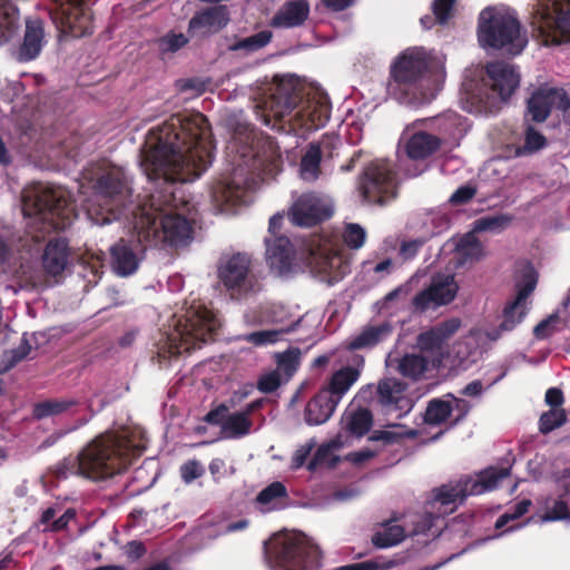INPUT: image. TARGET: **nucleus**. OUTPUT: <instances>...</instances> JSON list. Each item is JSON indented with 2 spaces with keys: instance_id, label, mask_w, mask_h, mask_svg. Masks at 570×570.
<instances>
[{
  "instance_id": "nucleus-1",
  "label": "nucleus",
  "mask_w": 570,
  "mask_h": 570,
  "mask_svg": "<svg viewBox=\"0 0 570 570\" xmlns=\"http://www.w3.org/2000/svg\"><path fill=\"white\" fill-rule=\"evenodd\" d=\"M214 141L208 119L200 112L171 115L151 128L140 150V166L149 179L165 187L149 195L132 212L134 229L150 246L178 247L193 238L190 222L173 209V185L199 178L213 163Z\"/></svg>"
},
{
  "instance_id": "nucleus-2",
  "label": "nucleus",
  "mask_w": 570,
  "mask_h": 570,
  "mask_svg": "<svg viewBox=\"0 0 570 570\" xmlns=\"http://www.w3.org/2000/svg\"><path fill=\"white\" fill-rule=\"evenodd\" d=\"M140 455V449L121 431L106 432L90 442L79 454L69 455L50 468L57 480L80 475L102 481L120 474Z\"/></svg>"
},
{
  "instance_id": "nucleus-3",
  "label": "nucleus",
  "mask_w": 570,
  "mask_h": 570,
  "mask_svg": "<svg viewBox=\"0 0 570 570\" xmlns=\"http://www.w3.org/2000/svg\"><path fill=\"white\" fill-rule=\"evenodd\" d=\"M272 117L282 121L294 118L306 130L322 128L330 119L331 104L327 95H304V89L293 79H281L264 102Z\"/></svg>"
},
{
  "instance_id": "nucleus-4",
  "label": "nucleus",
  "mask_w": 570,
  "mask_h": 570,
  "mask_svg": "<svg viewBox=\"0 0 570 570\" xmlns=\"http://www.w3.org/2000/svg\"><path fill=\"white\" fill-rule=\"evenodd\" d=\"M430 61L419 49H406L390 67L387 95L402 105L419 107L434 98L430 87Z\"/></svg>"
},
{
  "instance_id": "nucleus-5",
  "label": "nucleus",
  "mask_w": 570,
  "mask_h": 570,
  "mask_svg": "<svg viewBox=\"0 0 570 570\" xmlns=\"http://www.w3.org/2000/svg\"><path fill=\"white\" fill-rule=\"evenodd\" d=\"M476 35L482 48L502 50L511 56L520 55L528 45L518 17L503 8H484L478 18Z\"/></svg>"
},
{
  "instance_id": "nucleus-6",
  "label": "nucleus",
  "mask_w": 570,
  "mask_h": 570,
  "mask_svg": "<svg viewBox=\"0 0 570 570\" xmlns=\"http://www.w3.org/2000/svg\"><path fill=\"white\" fill-rule=\"evenodd\" d=\"M511 468L489 466L480 471L476 478L463 476L456 482H450L433 489L432 507L439 504L438 513L448 514L456 510L470 495H480L498 488L499 482L508 478Z\"/></svg>"
},
{
  "instance_id": "nucleus-7",
  "label": "nucleus",
  "mask_w": 570,
  "mask_h": 570,
  "mask_svg": "<svg viewBox=\"0 0 570 570\" xmlns=\"http://www.w3.org/2000/svg\"><path fill=\"white\" fill-rule=\"evenodd\" d=\"M274 570H321L322 552L303 534L286 535L267 553Z\"/></svg>"
},
{
  "instance_id": "nucleus-8",
  "label": "nucleus",
  "mask_w": 570,
  "mask_h": 570,
  "mask_svg": "<svg viewBox=\"0 0 570 570\" xmlns=\"http://www.w3.org/2000/svg\"><path fill=\"white\" fill-rule=\"evenodd\" d=\"M24 213L50 223L53 228L65 229L75 217V207L62 190L40 187L24 196Z\"/></svg>"
},
{
  "instance_id": "nucleus-9",
  "label": "nucleus",
  "mask_w": 570,
  "mask_h": 570,
  "mask_svg": "<svg viewBox=\"0 0 570 570\" xmlns=\"http://www.w3.org/2000/svg\"><path fill=\"white\" fill-rule=\"evenodd\" d=\"M218 325L217 318L209 308L200 303L193 304L175 326V340L178 338L180 345L175 346L174 353L179 354L180 350L189 352L199 348L203 343L214 340Z\"/></svg>"
},
{
  "instance_id": "nucleus-10",
  "label": "nucleus",
  "mask_w": 570,
  "mask_h": 570,
  "mask_svg": "<svg viewBox=\"0 0 570 570\" xmlns=\"http://www.w3.org/2000/svg\"><path fill=\"white\" fill-rule=\"evenodd\" d=\"M217 275L232 298L239 299L261 291L252 257L246 253L223 256L217 266Z\"/></svg>"
},
{
  "instance_id": "nucleus-11",
  "label": "nucleus",
  "mask_w": 570,
  "mask_h": 570,
  "mask_svg": "<svg viewBox=\"0 0 570 570\" xmlns=\"http://www.w3.org/2000/svg\"><path fill=\"white\" fill-rule=\"evenodd\" d=\"M396 171L391 161L375 159L367 164L358 178V190L371 204L384 205L396 197Z\"/></svg>"
},
{
  "instance_id": "nucleus-12",
  "label": "nucleus",
  "mask_w": 570,
  "mask_h": 570,
  "mask_svg": "<svg viewBox=\"0 0 570 570\" xmlns=\"http://www.w3.org/2000/svg\"><path fill=\"white\" fill-rule=\"evenodd\" d=\"M532 35L543 45L570 40V1L540 6L532 16Z\"/></svg>"
},
{
  "instance_id": "nucleus-13",
  "label": "nucleus",
  "mask_w": 570,
  "mask_h": 570,
  "mask_svg": "<svg viewBox=\"0 0 570 570\" xmlns=\"http://www.w3.org/2000/svg\"><path fill=\"white\" fill-rule=\"evenodd\" d=\"M485 75L487 77L483 79V82L495 96H487L484 101L480 98V102L485 111L492 112L498 110L500 105L507 101L515 91L520 83V76L512 65L504 61L488 62Z\"/></svg>"
},
{
  "instance_id": "nucleus-14",
  "label": "nucleus",
  "mask_w": 570,
  "mask_h": 570,
  "mask_svg": "<svg viewBox=\"0 0 570 570\" xmlns=\"http://www.w3.org/2000/svg\"><path fill=\"white\" fill-rule=\"evenodd\" d=\"M332 205L316 193L299 195L288 208L289 222L298 227H314L333 216Z\"/></svg>"
},
{
  "instance_id": "nucleus-15",
  "label": "nucleus",
  "mask_w": 570,
  "mask_h": 570,
  "mask_svg": "<svg viewBox=\"0 0 570 570\" xmlns=\"http://www.w3.org/2000/svg\"><path fill=\"white\" fill-rule=\"evenodd\" d=\"M407 385L394 377L380 380L376 386V403L384 415L404 417L413 407L412 399L406 394Z\"/></svg>"
},
{
  "instance_id": "nucleus-16",
  "label": "nucleus",
  "mask_w": 570,
  "mask_h": 570,
  "mask_svg": "<svg viewBox=\"0 0 570 570\" xmlns=\"http://www.w3.org/2000/svg\"><path fill=\"white\" fill-rule=\"evenodd\" d=\"M130 238H121L111 249V261L115 272L120 276L134 274L148 247H151L138 230Z\"/></svg>"
},
{
  "instance_id": "nucleus-17",
  "label": "nucleus",
  "mask_w": 570,
  "mask_h": 570,
  "mask_svg": "<svg viewBox=\"0 0 570 570\" xmlns=\"http://www.w3.org/2000/svg\"><path fill=\"white\" fill-rule=\"evenodd\" d=\"M52 1L61 13L62 26L72 37L80 38L92 33V19L87 7L89 0Z\"/></svg>"
},
{
  "instance_id": "nucleus-18",
  "label": "nucleus",
  "mask_w": 570,
  "mask_h": 570,
  "mask_svg": "<svg viewBox=\"0 0 570 570\" xmlns=\"http://www.w3.org/2000/svg\"><path fill=\"white\" fill-rule=\"evenodd\" d=\"M94 189L97 195L110 200H125L131 193L129 178L119 167H111L104 171L96 179Z\"/></svg>"
},
{
  "instance_id": "nucleus-19",
  "label": "nucleus",
  "mask_w": 570,
  "mask_h": 570,
  "mask_svg": "<svg viewBox=\"0 0 570 570\" xmlns=\"http://www.w3.org/2000/svg\"><path fill=\"white\" fill-rule=\"evenodd\" d=\"M69 255L70 248L66 238L56 237L50 239L41 256L46 274L53 277L61 275L68 265Z\"/></svg>"
},
{
  "instance_id": "nucleus-20",
  "label": "nucleus",
  "mask_w": 570,
  "mask_h": 570,
  "mask_svg": "<svg viewBox=\"0 0 570 570\" xmlns=\"http://www.w3.org/2000/svg\"><path fill=\"white\" fill-rule=\"evenodd\" d=\"M308 14L309 4L306 0H289L273 16L271 26L285 29L299 27L307 20Z\"/></svg>"
},
{
  "instance_id": "nucleus-21",
  "label": "nucleus",
  "mask_w": 570,
  "mask_h": 570,
  "mask_svg": "<svg viewBox=\"0 0 570 570\" xmlns=\"http://www.w3.org/2000/svg\"><path fill=\"white\" fill-rule=\"evenodd\" d=\"M229 21L226 6L219 4L197 12L188 23L189 31L218 32Z\"/></svg>"
},
{
  "instance_id": "nucleus-22",
  "label": "nucleus",
  "mask_w": 570,
  "mask_h": 570,
  "mask_svg": "<svg viewBox=\"0 0 570 570\" xmlns=\"http://www.w3.org/2000/svg\"><path fill=\"white\" fill-rule=\"evenodd\" d=\"M45 31L41 20H26L23 41L18 50V59L28 62L36 59L45 45Z\"/></svg>"
},
{
  "instance_id": "nucleus-23",
  "label": "nucleus",
  "mask_w": 570,
  "mask_h": 570,
  "mask_svg": "<svg viewBox=\"0 0 570 570\" xmlns=\"http://www.w3.org/2000/svg\"><path fill=\"white\" fill-rule=\"evenodd\" d=\"M266 261L271 268L279 274L289 271L292 265V244L286 236H277L272 240L266 238Z\"/></svg>"
},
{
  "instance_id": "nucleus-24",
  "label": "nucleus",
  "mask_w": 570,
  "mask_h": 570,
  "mask_svg": "<svg viewBox=\"0 0 570 570\" xmlns=\"http://www.w3.org/2000/svg\"><path fill=\"white\" fill-rule=\"evenodd\" d=\"M337 405L338 403L331 397L330 393L320 390V392L314 395L305 406L304 420L306 424H324L333 415Z\"/></svg>"
},
{
  "instance_id": "nucleus-25",
  "label": "nucleus",
  "mask_w": 570,
  "mask_h": 570,
  "mask_svg": "<svg viewBox=\"0 0 570 570\" xmlns=\"http://www.w3.org/2000/svg\"><path fill=\"white\" fill-rule=\"evenodd\" d=\"M233 134L232 139L228 141L227 149L236 151L242 158L252 156L253 142L255 140L254 126L249 122L235 120L230 121Z\"/></svg>"
},
{
  "instance_id": "nucleus-26",
  "label": "nucleus",
  "mask_w": 570,
  "mask_h": 570,
  "mask_svg": "<svg viewBox=\"0 0 570 570\" xmlns=\"http://www.w3.org/2000/svg\"><path fill=\"white\" fill-rule=\"evenodd\" d=\"M360 375L361 372L358 368L353 366H343L332 374L327 385L321 390L330 393L331 397L335 402L340 403L352 385L358 380Z\"/></svg>"
},
{
  "instance_id": "nucleus-27",
  "label": "nucleus",
  "mask_w": 570,
  "mask_h": 570,
  "mask_svg": "<svg viewBox=\"0 0 570 570\" xmlns=\"http://www.w3.org/2000/svg\"><path fill=\"white\" fill-rule=\"evenodd\" d=\"M21 28L19 10L10 0H0V46L17 38Z\"/></svg>"
},
{
  "instance_id": "nucleus-28",
  "label": "nucleus",
  "mask_w": 570,
  "mask_h": 570,
  "mask_svg": "<svg viewBox=\"0 0 570 570\" xmlns=\"http://www.w3.org/2000/svg\"><path fill=\"white\" fill-rule=\"evenodd\" d=\"M441 146V139L425 131L415 132L406 142V154L411 159H425Z\"/></svg>"
},
{
  "instance_id": "nucleus-29",
  "label": "nucleus",
  "mask_w": 570,
  "mask_h": 570,
  "mask_svg": "<svg viewBox=\"0 0 570 570\" xmlns=\"http://www.w3.org/2000/svg\"><path fill=\"white\" fill-rule=\"evenodd\" d=\"M522 305L523 303L515 298L508 303L503 308L502 322L498 327L487 331V337L491 341H497L503 332H510L521 323L525 315Z\"/></svg>"
},
{
  "instance_id": "nucleus-30",
  "label": "nucleus",
  "mask_w": 570,
  "mask_h": 570,
  "mask_svg": "<svg viewBox=\"0 0 570 570\" xmlns=\"http://www.w3.org/2000/svg\"><path fill=\"white\" fill-rule=\"evenodd\" d=\"M392 325L387 322L365 327L357 336L348 342L347 347L352 351L365 347H373L386 340L392 333Z\"/></svg>"
},
{
  "instance_id": "nucleus-31",
  "label": "nucleus",
  "mask_w": 570,
  "mask_h": 570,
  "mask_svg": "<svg viewBox=\"0 0 570 570\" xmlns=\"http://www.w3.org/2000/svg\"><path fill=\"white\" fill-rule=\"evenodd\" d=\"M552 110L549 87L534 90L527 101V115L534 122H543Z\"/></svg>"
},
{
  "instance_id": "nucleus-32",
  "label": "nucleus",
  "mask_w": 570,
  "mask_h": 570,
  "mask_svg": "<svg viewBox=\"0 0 570 570\" xmlns=\"http://www.w3.org/2000/svg\"><path fill=\"white\" fill-rule=\"evenodd\" d=\"M483 254V246L473 233L463 235L455 246L456 266L479 261Z\"/></svg>"
},
{
  "instance_id": "nucleus-33",
  "label": "nucleus",
  "mask_w": 570,
  "mask_h": 570,
  "mask_svg": "<svg viewBox=\"0 0 570 570\" xmlns=\"http://www.w3.org/2000/svg\"><path fill=\"white\" fill-rule=\"evenodd\" d=\"M344 424L351 435L362 438L370 432L373 425V414L366 407H358L345 413Z\"/></svg>"
},
{
  "instance_id": "nucleus-34",
  "label": "nucleus",
  "mask_w": 570,
  "mask_h": 570,
  "mask_svg": "<svg viewBox=\"0 0 570 570\" xmlns=\"http://www.w3.org/2000/svg\"><path fill=\"white\" fill-rule=\"evenodd\" d=\"M453 412V404L448 399L434 397L428 402L424 422L430 425H440L445 423Z\"/></svg>"
},
{
  "instance_id": "nucleus-35",
  "label": "nucleus",
  "mask_w": 570,
  "mask_h": 570,
  "mask_svg": "<svg viewBox=\"0 0 570 570\" xmlns=\"http://www.w3.org/2000/svg\"><path fill=\"white\" fill-rule=\"evenodd\" d=\"M322 150L318 145L311 144L301 159V177L314 181L321 174Z\"/></svg>"
},
{
  "instance_id": "nucleus-36",
  "label": "nucleus",
  "mask_w": 570,
  "mask_h": 570,
  "mask_svg": "<svg viewBox=\"0 0 570 570\" xmlns=\"http://www.w3.org/2000/svg\"><path fill=\"white\" fill-rule=\"evenodd\" d=\"M253 421L238 412L229 413L220 431L225 439H240L250 433Z\"/></svg>"
},
{
  "instance_id": "nucleus-37",
  "label": "nucleus",
  "mask_w": 570,
  "mask_h": 570,
  "mask_svg": "<svg viewBox=\"0 0 570 570\" xmlns=\"http://www.w3.org/2000/svg\"><path fill=\"white\" fill-rule=\"evenodd\" d=\"M428 360L419 354H405L397 365L399 373L412 380H419L428 368Z\"/></svg>"
},
{
  "instance_id": "nucleus-38",
  "label": "nucleus",
  "mask_w": 570,
  "mask_h": 570,
  "mask_svg": "<svg viewBox=\"0 0 570 570\" xmlns=\"http://www.w3.org/2000/svg\"><path fill=\"white\" fill-rule=\"evenodd\" d=\"M31 352V345L23 334L20 344L11 350L4 351L0 355V373H6L24 360Z\"/></svg>"
},
{
  "instance_id": "nucleus-39",
  "label": "nucleus",
  "mask_w": 570,
  "mask_h": 570,
  "mask_svg": "<svg viewBox=\"0 0 570 570\" xmlns=\"http://www.w3.org/2000/svg\"><path fill=\"white\" fill-rule=\"evenodd\" d=\"M404 538L405 531L403 527L387 523L383 530L373 534L372 543L376 548L385 549L399 544Z\"/></svg>"
},
{
  "instance_id": "nucleus-40",
  "label": "nucleus",
  "mask_w": 570,
  "mask_h": 570,
  "mask_svg": "<svg viewBox=\"0 0 570 570\" xmlns=\"http://www.w3.org/2000/svg\"><path fill=\"white\" fill-rule=\"evenodd\" d=\"M75 400H47L33 405L32 415L37 420L61 414L75 406Z\"/></svg>"
},
{
  "instance_id": "nucleus-41",
  "label": "nucleus",
  "mask_w": 570,
  "mask_h": 570,
  "mask_svg": "<svg viewBox=\"0 0 570 570\" xmlns=\"http://www.w3.org/2000/svg\"><path fill=\"white\" fill-rule=\"evenodd\" d=\"M429 289H435L432 295L436 301V305L441 306L446 305L454 299L459 286L455 283L454 277L448 275L442 281H433L429 286Z\"/></svg>"
},
{
  "instance_id": "nucleus-42",
  "label": "nucleus",
  "mask_w": 570,
  "mask_h": 570,
  "mask_svg": "<svg viewBox=\"0 0 570 570\" xmlns=\"http://www.w3.org/2000/svg\"><path fill=\"white\" fill-rule=\"evenodd\" d=\"M273 38V33L269 30H262L255 35L246 38L238 39L229 46L232 51L244 50L246 52H255L267 46Z\"/></svg>"
},
{
  "instance_id": "nucleus-43",
  "label": "nucleus",
  "mask_w": 570,
  "mask_h": 570,
  "mask_svg": "<svg viewBox=\"0 0 570 570\" xmlns=\"http://www.w3.org/2000/svg\"><path fill=\"white\" fill-rule=\"evenodd\" d=\"M538 283V273L531 265H527L521 273L520 278L518 279L517 287V296L515 299L524 303L525 299L531 295V293L535 289Z\"/></svg>"
},
{
  "instance_id": "nucleus-44",
  "label": "nucleus",
  "mask_w": 570,
  "mask_h": 570,
  "mask_svg": "<svg viewBox=\"0 0 570 570\" xmlns=\"http://www.w3.org/2000/svg\"><path fill=\"white\" fill-rule=\"evenodd\" d=\"M567 421V414L563 409H551L541 414L539 419V431L548 434L563 425Z\"/></svg>"
},
{
  "instance_id": "nucleus-45",
  "label": "nucleus",
  "mask_w": 570,
  "mask_h": 570,
  "mask_svg": "<svg viewBox=\"0 0 570 570\" xmlns=\"http://www.w3.org/2000/svg\"><path fill=\"white\" fill-rule=\"evenodd\" d=\"M508 215H494L480 217L474 222V232H501L511 223Z\"/></svg>"
},
{
  "instance_id": "nucleus-46",
  "label": "nucleus",
  "mask_w": 570,
  "mask_h": 570,
  "mask_svg": "<svg viewBox=\"0 0 570 570\" xmlns=\"http://www.w3.org/2000/svg\"><path fill=\"white\" fill-rule=\"evenodd\" d=\"M238 188L233 181L219 180L212 188V196L216 203L230 204L237 196Z\"/></svg>"
},
{
  "instance_id": "nucleus-47",
  "label": "nucleus",
  "mask_w": 570,
  "mask_h": 570,
  "mask_svg": "<svg viewBox=\"0 0 570 570\" xmlns=\"http://www.w3.org/2000/svg\"><path fill=\"white\" fill-rule=\"evenodd\" d=\"M286 497V487L282 482L275 481L258 493L256 501L261 504H269L276 499Z\"/></svg>"
},
{
  "instance_id": "nucleus-48",
  "label": "nucleus",
  "mask_w": 570,
  "mask_h": 570,
  "mask_svg": "<svg viewBox=\"0 0 570 570\" xmlns=\"http://www.w3.org/2000/svg\"><path fill=\"white\" fill-rule=\"evenodd\" d=\"M366 238L365 230L358 224H347L343 234L344 243L352 249L363 246Z\"/></svg>"
},
{
  "instance_id": "nucleus-49",
  "label": "nucleus",
  "mask_w": 570,
  "mask_h": 570,
  "mask_svg": "<svg viewBox=\"0 0 570 570\" xmlns=\"http://www.w3.org/2000/svg\"><path fill=\"white\" fill-rule=\"evenodd\" d=\"M188 42L187 37L184 33L168 32L161 37L158 41L159 48L163 52H176Z\"/></svg>"
},
{
  "instance_id": "nucleus-50",
  "label": "nucleus",
  "mask_w": 570,
  "mask_h": 570,
  "mask_svg": "<svg viewBox=\"0 0 570 570\" xmlns=\"http://www.w3.org/2000/svg\"><path fill=\"white\" fill-rule=\"evenodd\" d=\"M541 518L543 521L570 520L569 505L564 500H554L552 507L547 508Z\"/></svg>"
},
{
  "instance_id": "nucleus-51",
  "label": "nucleus",
  "mask_w": 570,
  "mask_h": 570,
  "mask_svg": "<svg viewBox=\"0 0 570 570\" xmlns=\"http://www.w3.org/2000/svg\"><path fill=\"white\" fill-rule=\"evenodd\" d=\"M417 345L422 351L431 352L441 348L444 345V341L434 327H432L429 331L419 334Z\"/></svg>"
},
{
  "instance_id": "nucleus-52",
  "label": "nucleus",
  "mask_w": 570,
  "mask_h": 570,
  "mask_svg": "<svg viewBox=\"0 0 570 570\" xmlns=\"http://www.w3.org/2000/svg\"><path fill=\"white\" fill-rule=\"evenodd\" d=\"M549 95L552 109H557L563 115L570 114V95L563 88L549 87Z\"/></svg>"
},
{
  "instance_id": "nucleus-53",
  "label": "nucleus",
  "mask_w": 570,
  "mask_h": 570,
  "mask_svg": "<svg viewBox=\"0 0 570 570\" xmlns=\"http://www.w3.org/2000/svg\"><path fill=\"white\" fill-rule=\"evenodd\" d=\"M547 144L546 137L534 129L532 126H528L524 132V146L523 148L528 153L537 151L541 148H543Z\"/></svg>"
},
{
  "instance_id": "nucleus-54",
  "label": "nucleus",
  "mask_w": 570,
  "mask_h": 570,
  "mask_svg": "<svg viewBox=\"0 0 570 570\" xmlns=\"http://www.w3.org/2000/svg\"><path fill=\"white\" fill-rule=\"evenodd\" d=\"M456 0H433L432 12L440 24H445L452 16Z\"/></svg>"
},
{
  "instance_id": "nucleus-55",
  "label": "nucleus",
  "mask_w": 570,
  "mask_h": 570,
  "mask_svg": "<svg viewBox=\"0 0 570 570\" xmlns=\"http://www.w3.org/2000/svg\"><path fill=\"white\" fill-rule=\"evenodd\" d=\"M435 289L425 288L419 292L412 299V306L416 312H425L430 307H436V301L432 295Z\"/></svg>"
},
{
  "instance_id": "nucleus-56",
  "label": "nucleus",
  "mask_w": 570,
  "mask_h": 570,
  "mask_svg": "<svg viewBox=\"0 0 570 570\" xmlns=\"http://www.w3.org/2000/svg\"><path fill=\"white\" fill-rule=\"evenodd\" d=\"M560 317L558 313H553L550 316H548L546 320H542L540 323H538L533 328V335L539 340H544L551 336L556 327L554 325L559 322Z\"/></svg>"
},
{
  "instance_id": "nucleus-57",
  "label": "nucleus",
  "mask_w": 570,
  "mask_h": 570,
  "mask_svg": "<svg viewBox=\"0 0 570 570\" xmlns=\"http://www.w3.org/2000/svg\"><path fill=\"white\" fill-rule=\"evenodd\" d=\"M394 566H395V562L392 560H389L383 563H380L376 560H367L364 562H357V563L337 567L333 570H386V569L393 568Z\"/></svg>"
},
{
  "instance_id": "nucleus-58",
  "label": "nucleus",
  "mask_w": 570,
  "mask_h": 570,
  "mask_svg": "<svg viewBox=\"0 0 570 570\" xmlns=\"http://www.w3.org/2000/svg\"><path fill=\"white\" fill-rule=\"evenodd\" d=\"M283 334V331L275 330H266V331H257L248 334L247 341L253 343L254 345H265L273 344L279 340V336Z\"/></svg>"
},
{
  "instance_id": "nucleus-59",
  "label": "nucleus",
  "mask_w": 570,
  "mask_h": 570,
  "mask_svg": "<svg viewBox=\"0 0 570 570\" xmlns=\"http://www.w3.org/2000/svg\"><path fill=\"white\" fill-rule=\"evenodd\" d=\"M334 257L328 254L317 256L315 253H311L312 268L323 276H330L333 268Z\"/></svg>"
},
{
  "instance_id": "nucleus-60",
  "label": "nucleus",
  "mask_w": 570,
  "mask_h": 570,
  "mask_svg": "<svg viewBox=\"0 0 570 570\" xmlns=\"http://www.w3.org/2000/svg\"><path fill=\"white\" fill-rule=\"evenodd\" d=\"M277 364L286 373L291 374L296 371L299 364V352L297 350H288L278 355Z\"/></svg>"
},
{
  "instance_id": "nucleus-61",
  "label": "nucleus",
  "mask_w": 570,
  "mask_h": 570,
  "mask_svg": "<svg viewBox=\"0 0 570 570\" xmlns=\"http://www.w3.org/2000/svg\"><path fill=\"white\" fill-rule=\"evenodd\" d=\"M228 414H229L228 406L225 403H220L216 407L212 409L203 417V421L210 425L220 426V430H222L224 422L226 421Z\"/></svg>"
},
{
  "instance_id": "nucleus-62",
  "label": "nucleus",
  "mask_w": 570,
  "mask_h": 570,
  "mask_svg": "<svg viewBox=\"0 0 570 570\" xmlns=\"http://www.w3.org/2000/svg\"><path fill=\"white\" fill-rule=\"evenodd\" d=\"M281 385V376L276 371L262 375L257 381V389L265 394L275 392Z\"/></svg>"
},
{
  "instance_id": "nucleus-63",
  "label": "nucleus",
  "mask_w": 570,
  "mask_h": 570,
  "mask_svg": "<svg viewBox=\"0 0 570 570\" xmlns=\"http://www.w3.org/2000/svg\"><path fill=\"white\" fill-rule=\"evenodd\" d=\"M476 194V188L471 185L460 186L450 197V203L454 206L468 204Z\"/></svg>"
},
{
  "instance_id": "nucleus-64",
  "label": "nucleus",
  "mask_w": 570,
  "mask_h": 570,
  "mask_svg": "<svg viewBox=\"0 0 570 570\" xmlns=\"http://www.w3.org/2000/svg\"><path fill=\"white\" fill-rule=\"evenodd\" d=\"M461 321L459 318L453 317L445 320L433 327L445 343L451 336H453L459 331Z\"/></svg>"
}]
</instances>
